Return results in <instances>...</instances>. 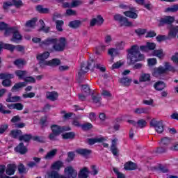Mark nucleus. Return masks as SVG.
<instances>
[{
  "instance_id": "f257e3e1",
  "label": "nucleus",
  "mask_w": 178,
  "mask_h": 178,
  "mask_svg": "<svg viewBox=\"0 0 178 178\" xmlns=\"http://www.w3.org/2000/svg\"><path fill=\"white\" fill-rule=\"evenodd\" d=\"M145 58V57L140 52V47L138 45H134L128 50L129 65H134L136 62H141Z\"/></svg>"
},
{
  "instance_id": "f03ea898",
  "label": "nucleus",
  "mask_w": 178,
  "mask_h": 178,
  "mask_svg": "<svg viewBox=\"0 0 178 178\" xmlns=\"http://www.w3.org/2000/svg\"><path fill=\"white\" fill-rule=\"evenodd\" d=\"M65 48H66V38H60L58 42L53 44V49L56 52H62L65 51Z\"/></svg>"
},
{
  "instance_id": "7ed1b4c3",
  "label": "nucleus",
  "mask_w": 178,
  "mask_h": 178,
  "mask_svg": "<svg viewBox=\"0 0 178 178\" xmlns=\"http://www.w3.org/2000/svg\"><path fill=\"white\" fill-rule=\"evenodd\" d=\"M13 77H15L13 74L8 73L0 74V80H3L2 86L3 87H10V86H12V81H10V79H13Z\"/></svg>"
},
{
  "instance_id": "20e7f679",
  "label": "nucleus",
  "mask_w": 178,
  "mask_h": 178,
  "mask_svg": "<svg viewBox=\"0 0 178 178\" xmlns=\"http://www.w3.org/2000/svg\"><path fill=\"white\" fill-rule=\"evenodd\" d=\"M151 127H154L155 131L159 134L163 133V130H165L163 127V122L162 121H158L155 119H153L150 121Z\"/></svg>"
},
{
  "instance_id": "39448f33",
  "label": "nucleus",
  "mask_w": 178,
  "mask_h": 178,
  "mask_svg": "<svg viewBox=\"0 0 178 178\" xmlns=\"http://www.w3.org/2000/svg\"><path fill=\"white\" fill-rule=\"evenodd\" d=\"M58 42V38H48L46 40L42 41L40 44V47L41 48H46L47 49H49L51 45L54 47V44H56Z\"/></svg>"
},
{
  "instance_id": "423d86ee",
  "label": "nucleus",
  "mask_w": 178,
  "mask_h": 178,
  "mask_svg": "<svg viewBox=\"0 0 178 178\" xmlns=\"http://www.w3.org/2000/svg\"><path fill=\"white\" fill-rule=\"evenodd\" d=\"M51 131L57 135H60L61 133L64 131H69L70 130V127H60L59 125L53 124L50 127Z\"/></svg>"
},
{
  "instance_id": "0eeeda50",
  "label": "nucleus",
  "mask_w": 178,
  "mask_h": 178,
  "mask_svg": "<svg viewBox=\"0 0 178 178\" xmlns=\"http://www.w3.org/2000/svg\"><path fill=\"white\" fill-rule=\"evenodd\" d=\"M64 173L67 178L77 177V171L72 166H67L64 170Z\"/></svg>"
},
{
  "instance_id": "6e6552de",
  "label": "nucleus",
  "mask_w": 178,
  "mask_h": 178,
  "mask_svg": "<svg viewBox=\"0 0 178 178\" xmlns=\"http://www.w3.org/2000/svg\"><path fill=\"white\" fill-rule=\"evenodd\" d=\"M39 65L42 67H45L46 66H59L60 65V60L54 58L49 61L40 62Z\"/></svg>"
},
{
  "instance_id": "1a4fd4ad",
  "label": "nucleus",
  "mask_w": 178,
  "mask_h": 178,
  "mask_svg": "<svg viewBox=\"0 0 178 178\" xmlns=\"http://www.w3.org/2000/svg\"><path fill=\"white\" fill-rule=\"evenodd\" d=\"M175 22V17L167 16L159 20V26L161 27L164 24H172Z\"/></svg>"
},
{
  "instance_id": "9d476101",
  "label": "nucleus",
  "mask_w": 178,
  "mask_h": 178,
  "mask_svg": "<svg viewBox=\"0 0 178 178\" xmlns=\"http://www.w3.org/2000/svg\"><path fill=\"white\" fill-rule=\"evenodd\" d=\"M104 18L101 15H97L96 18H93L90 20V27H94L95 26H102L104 24Z\"/></svg>"
},
{
  "instance_id": "9b49d317",
  "label": "nucleus",
  "mask_w": 178,
  "mask_h": 178,
  "mask_svg": "<svg viewBox=\"0 0 178 178\" xmlns=\"http://www.w3.org/2000/svg\"><path fill=\"white\" fill-rule=\"evenodd\" d=\"M165 73H166V70L162 66L154 68L152 72V74L154 77H159V76L165 74Z\"/></svg>"
},
{
  "instance_id": "f8f14e48",
  "label": "nucleus",
  "mask_w": 178,
  "mask_h": 178,
  "mask_svg": "<svg viewBox=\"0 0 178 178\" xmlns=\"http://www.w3.org/2000/svg\"><path fill=\"white\" fill-rule=\"evenodd\" d=\"M10 41L13 42H15L17 44L19 41H22V35H20V33L19 32V29L16 28L15 31H14V33L13 34V38L10 39Z\"/></svg>"
},
{
  "instance_id": "ddd939ff",
  "label": "nucleus",
  "mask_w": 178,
  "mask_h": 178,
  "mask_svg": "<svg viewBox=\"0 0 178 178\" xmlns=\"http://www.w3.org/2000/svg\"><path fill=\"white\" fill-rule=\"evenodd\" d=\"M15 151L16 152H19L22 155H24L26 152H27V147L24 146L23 143H20L15 148Z\"/></svg>"
},
{
  "instance_id": "4468645a",
  "label": "nucleus",
  "mask_w": 178,
  "mask_h": 178,
  "mask_svg": "<svg viewBox=\"0 0 178 178\" xmlns=\"http://www.w3.org/2000/svg\"><path fill=\"white\" fill-rule=\"evenodd\" d=\"M135 2L138 3V5H142L144 6V8H145V9H147V10H151L152 8L151 1H147L145 3V0H135Z\"/></svg>"
},
{
  "instance_id": "2eb2a0df",
  "label": "nucleus",
  "mask_w": 178,
  "mask_h": 178,
  "mask_svg": "<svg viewBox=\"0 0 178 178\" xmlns=\"http://www.w3.org/2000/svg\"><path fill=\"white\" fill-rule=\"evenodd\" d=\"M58 97H59V95L55 91L46 92V98L49 101H56Z\"/></svg>"
},
{
  "instance_id": "dca6fc26",
  "label": "nucleus",
  "mask_w": 178,
  "mask_h": 178,
  "mask_svg": "<svg viewBox=\"0 0 178 178\" xmlns=\"http://www.w3.org/2000/svg\"><path fill=\"white\" fill-rule=\"evenodd\" d=\"M154 88L156 89V91H162L166 88V83L162 81H159L154 84Z\"/></svg>"
},
{
  "instance_id": "f3484780",
  "label": "nucleus",
  "mask_w": 178,
  "mask_h": 178,
  "mask_svg": "<svg viewBox=\"0 0 178 178\" xmlns=\"http://www.w3.org/2000/svg\"><path fill=\"white\" fill-rule=\"evenodd\" d=\"M178 33V26H171L170 28V31L168 33V40H170L171 38H175L176 35H177Z\"/></svg>"
},
{
  "instance_id": "a211bd4d",
  "label": "nucleus",
  "mask_w": 178,
  "mask_h": 178,
  "mask_svg": "<svg viewBox=\"0 0 178 178\" xmlns=\"http://www.w3.org/2000/svg\"><path fill=\"white\" fill-rule=\"evenodd\" d=\"M87 141L89 145H94V144H96V143H104V141H105V138L103 137L88 138Z\"/></svg>"
},
{
  "instance_id": "6ab92c4d",
  "label": "nucleus",
  "mask_w": 178,
  "mask_h": 178,
  "mask_svg": "<svg viewBox=\"0 0 178 178\" xmlns=\"http://www.w3.org/2000/svg\"><path fill=\"white\" fill-rule=\"evenodd\" d=\"M15 172H16V165L9 164L7 165V169L6 170V175L12 176V175H15Z\"/></svg>"
},
{
  "instance_id": "aec40b11",
  "label": "nucleus",
  "mask_w": 178,
  "mask_h": 178,
  "mask_svg": "<svg viewBox=\"0 0 178 178\" xmlns=\"http://www.w3.org/2000/svg\"><path fill=\"white\" fill-rule=\"evenodd\" d=\"M58 153V149H54L51 151L47 153L44 156V159L46 161H51V159H54L55 158V155Z\"/></svg>"
},
{
  "instance_id": "412c9836",
  "label": "nucleus",
  "mask_w": 178,
  "mask_h": 178,
  "mask_svg": "<svg viewBox=\"0 0 178 178\" xmlns=\"http://www.w3.org/2000/svg\"><path fill=\"white\" fill-rule=\"evenodd\" d=\"M81 24H83V22L80 20H74L70 22L68 26L70 29H79V27H81Z\"/></svg>"
},
{
  "instance_id": "4be33fe9",
  "label": "nucleus",
  "mask_w": 178,
  "mask_h": 178,
  "mask_svg": "<svg viewBox=\"0 0 178 178\" xmlns=\"http://www.w3.org/2000/svg\"><path fill=\"white\" fill-rule=\"evenodd\" d=\"M20 99L22 97L19 96H12V93H9L6 101V102H19Z\"/></svg>"
},
{
  "instance_id": "5701e85b",
  "label": "nucleus",
  "mask_w": 178,
  "mask_h": 178,
  "mask_svg": "<svg viewBox=\"0 0 178 178\" xmlns=\"http://www.w3.org/2000/svg\"><path fill=\"white\" fill-rule=\"evenodd\" d=\"M48 58H49V52L48 51H45L42 54H39L37 56V59L38 60H40V62H46L45 59H48Z\"/></svg>"
},
{
  "instance_id": "b1692460",
  "label": "nucleus",
  "mask_w": 178,
  "mask_h": 178,
  "mask_svg": "<svg viewBox=\"0 0 178 178\" xmlns=\"http://www.w3.org/2000/svg\"><path fill=\"white\" fill-rule=\"evenodd\" d=\"M131 81H133V79L127 77H122L120 79V83L124 87H129V86L131 84Z\"/></svg>"
},
{
  "instance_id": "393cba45",
  "label": "nucleus",
  "mask_w": 178,
  "mask_h": 178,
  "mask_svg": "<svg viewBox=\"0 0 178 178\" xmlns=\"http://www.w3.org/2000/svg\"><path fill=\"white\" fill-rule=\"evenodd\" d=\"M124 169L125 170H136L137 169V165L131 161H129L125 163Z\"/></svg>"
},
{
  "instance_id": "a878e982",
  "label": "nucleus",
  "mask_w": 178,
  "mask_h": 178,
  "mask_svg": "<svg viewBox=\"0 0 178 178\" xmlns=\"http://www.w3.org/2000/svg\"><path fill=\"white\" fill-rule=\"evenodd\" d=\"M133 10H135L134 8H131L129 11L124 12V15L127 16V17H130V19H137L138 17V15L137 13L133 12Z\"/></svg>"
},
{
  "instance_id": "bb28decb",
  "label": "nucleus",
  "mask_w": 178,
  "mask_h": 178,
  "mask_svg": "<svg viewBox=\"0 0 178 178\" xmlns=\"http://www.w3.org/2000/svg\"><path fill=\"white\" fill-rule=\"evenodd\" d=\"M134 113L136 115H141V113L147 115L149 113V110L148 108H137L134 110Z\"/></svg>"
},
{
  "instance_id": "cd10ccee",
  "label": "nucleus",
  "mask_w": 178,
  "mask_h": 178,
  "mask_svg": "<svg viewBox=\"0 0 178 178\" xmlns=\"http://www.w3.org/2000/svg\"><path fill=\"white\" fill-rule=\"evenodd\" d=\"M22 134H23V132H22V130L20 129L13 130L10 132V136L11 137H13V138H19V140H20V137H22Z\"/></svg>"
},
{
  "instance_id": "c85d7f7f",
  "label": "nucleus",
  "mask_w": 178,
  "mask_h": 178,
  "mask_svg": "<svg viewBox=\"0 0 178 178\" xmlns=\"http://www.w3.org/2000/svg\"><path fill=\"white\" fill-rule=\"evenodd\" d=\"M151 81V75L149 74H141L139 78V81L140 83H145V81Z\"/></svg>"
},
{
  "instance_id": "c756f323",
  "label": "nucleus",
  "mask_w": 178,
  "mask_h": 178,
  "mask_svg": "<svg viewBox=\"0 0 178 178\" xmlns=\"http://www.w3.org/2000/svg\"><path fill=\"white\" fill-rule=\"evenodd\" d=\"M88 70H90V68H88V66L86 64H82L81 66V70L78 72V75L79 76V77H81V76H83V74H86V73H87Z\"/></svg>"
},
{
  "instance_id": "7c9ffc66",
  "label": "nucleus",
  "mask_w": 178,
  "mask_h": 178,
  "mask_svg": "<svg viewBox=\"0 0 178 178\" xmlns=\"http://www.w3.org/2000/svg\"><path fill=\"white\" fill-rule=\"evenodd\" d=\"M15 75L19 79V80H24L27 75V71L17 70L15 71Z\"/></svg>"
},
{
  "instance_id": "2f4dec72",
  "label": "nucleus",
  "mask_w": 178,
  "mask_h": 178,
  "mask_svg": "<svg viewBox=\"0 0 178 178\" xmlns=\"http://www.w3.org/2000/svg\"><path fill=\"white\" fill-rule=\"evenodd\" d=\"M152 56H156L159 59H162L163 56H165V54L163 53V50L160 49V50H154L152 53Z\"/></svg>"
},
{
  "instance_id": "473e14b6",
  "label": "nucleus",
  "mask_w": 178,
  "mask_h": 178,
  "mask_svg": "<svg viewBox=\"0 0 178 178\" xmlns=\"http://www.w3.org/2000/svg\"><path fill=\"white\" fill-rule=\"evenodd\" d=\"M63 163L62 161H56L51 165V169L53 170H60V168H63Z\"/></svg>"
},
{
  "instance_id": "72a5a7b5",
  "label": "nucleus",
  "mask_w": 178,
  "mask_h": 178,
  "mask_svg": "<svg viewBox=\"0 0 178 178\" xmlns=\"http://www.w3.org/2000/svg\"><path fill=\"white\" fill-rule=\"evenodd\" d=\"M93 104H95L96 106H101L102 105V98L99 96H92V97Z\"/></svg>"
},
{
  "instance_id": "f704fd0d",
  "label": "nucleus",
  "mask_w": 178,
  "mask_h": 178,
  "mask_svg": "<svg viewBox=\"0 0 178 178\" xmlns=\"http://www.w3.org/2000/svg\"><path fill=\"white\" fill-rule=\"evenodd\" d=\"M79 178H87L88 177V168L84 167L83 169L81 170L79 174Z\"/></svg>"
},
{
  "instance_id": "c9c22d12",
  "label": "nucleus",
  "mask_w": 178,
  "mask_h": 178,
  "mask_svg": "<svg viewBox=\"0 0 178 178\" xmlns=\"http://www.w3.org/2000/svg\"><path fill=\"white\" fill-rule=\"evenodd\" d=\"M120 23L121 26H125L126 27H131L133 26V23L130 22L125 17H122Z\"/></svg>"
},
{
  "instance_id": "e433bc0d",
  "label": "nucleus",
  "mask_w": 178,
  "mask_h": 178,
  "mask_svg": "<svg viewBox=\"0 0 178 178\" xmlns=\"http://www.w3.org/2000/svg\"><path fill=\"white\" fill-rule=\"evenodd\" d=\"M27 83L26 82H19L15 83V86L12 88V91H16V90H19V88H22V87H26Z\"/></svg>"
},
{
  "instance_id": "4c0bfd02",
  "label": "nucleus",
  "mask_w": 178,
  "mask_h": 178,
  "mask_svg": "<svg viewBox=\"0 0 178 178\" xmlns=\"http://www.w3.org/2000/svg\"><path fill=\"white\" fill-rule=\"evenodd\" d=\"M16 29H17L16 27L7 28L5 30V33H4L5 37H9V35H12V34L13 35Z\"/></svg>"
},
{
  "instance_id": "58836bf2",
  "label": "nucleus",
  "mask_w": 178,
  "mask_h": 178,
  "mask_svg": "<svg viewBox=\"0 0 178 178\" xmlns=\"http://www.w3.org/2000/svg\"><path fill=\"white\" fill-rule=\"evenodd\" d=\"M145 126H147V121H145V120H144V119L139 120L136 122L137 128L144 129V127H145Z\"/></svg>"
},
{
  "instance_id": "ea45409f",
  "label": "nucleus",
  "mask_w": 178,
  "mask_h": 178,
  "mask_svg": "<svg viewBox=\"0 0 178 178\" xmlns=\"http://www.w3.org/2000/svg\"><path fill=\"white\" fill-rule=\"evenodd\" d=\"M63 24H65V22L63 20H57L56 21V29L58 30V31H63Z\"/></svg>"
},
{
  "instance_id": "a19ab883",
  "label": "nucleus",
  "mask_w": 178,
  "mask_h": 178,
  "mask_svg": "<svg viewBox=\"0 0 178 178\" xmlns=\"http://www.w3.org/2000/svg\"><path fill=\"white\" fill-rule=\"evenodd\" d=\"M32 138V136L31 134H25L21 136H19V141H24L25 143H29Z\"/></svg>"
},
{
  "instance_id": "79ce46f5",
  "label": "nucleus",
  "mask_w": 178,
  "mask_h": 178,
  "mask_svg": "<svg viewBox=\"0 0 178 178\" xmlns=\"http://www.w3.org/2000/svg\"><path fill=\"white\" fill-rule=\"evenodd\" d=\"M24 60L22 58L17 59L14 61V65H15V66L19 68L23 67V66H24Z\"/></svg>"
},
{
  "instance_id": "37998d69",
  "label": "nucleus",
  "mask_w": 178,
  "mask_h": 178,
  "mask_svg": "<svg viewBox=\"0 0 178 178\" xmlns=\"http://www.w3.org/2000/svg\"><path fill=\"white\" fill-rule=\"evenodd\" d=\"M76 152L78 154H80L81 155H90L91 154V150L87 149H79L76 150Z\"/></svg>"
},
{
  "instance_id": "c03bdc74",
  "label": "nucleus",
  "mask_w": 178,
  "mask_h": 178,
  "mask_svg": "<svg viewBox=\"0 0 178 178\" xmlns=\"http://www.w3.org/2000/svg\"><path fill=\"white\" fill-rule=\"evenodd\" d=\"M36 10L39 12V13H49V9L43 8L41 5L36 7Z\"/></svg>"
},
{
  "instance_id": "a18cd8bd",
  "label": "nucleus",
  "mask_w": 178,
  "mask_h": 178,
  "mask_svg": "<svg viewBox=\"0 0 178 178\" xmlns=\"http://www.w3.org/2000/svg\"><path fill=\"white\" fill-rule=\"evenodd\" d=\"M47 178H60V177H59V173H58V172L51 171V172H47Z\"/></svg>"
},
{
  "instance_id": "49530a36",
  "label": "nucleus",
  "mask_w": 178,
  "mask_h": 178,
  "mask_svg": "<svg viewBox=\"0 0 178 178\" xmlns=\"http://www.w3.org/2000/svg\"><path fill=\"white\" fill-rule=\"evenodd\" d=\"M172 143V138L169 137H164L161 139V145H169Z\"/></svg>"
},
{
  "instance_id": "de8ad7c7",
  "label": "nucleus",
  "mask_w": 178,
  "mask_h": 178,
  "mask_svg": "<svg viewBox=\"0 0 178 178\" xmlns=\"http://www.w3.org/2000/svg\"><path fill=\"white\" fill-rule=\"evenodd\" d=\"M37 18H33L32 19L27 21L26 23V27H34L35 23H37Z\"/></svg>"
},
{
  "instance_id": "09e8293b",
  "label": "nucleus",
  "mask_w": 178,
  "mask_h": 178,
  "mask_svg": "<svg viewBox=\"0 0 178 178\" xmlns=\"http://www.w3.org/2000/svg\"><path fill=\"white\" fill-rule=\"evenodd\" d=\"M115 46L118 49H124V47L126 46V42L124 41H118L115 42Z\"/></svg>"
},
{
  "instance_id": "8fccbe9b",
  "label": "nucleus",
  "mask_w": 178,
  "mask_h": 178,
  "mask_svg": "<svg viewBox=\"0 0 178 178\" xmlns=\"http://www.w3.org/2000/svg\"><path fill=\"white\" fill-rule=\"evenodd\" d=\"M3 48L4 49H8V51H10V52H13V51H15V45L12 44L5 43L3 45Z\"/></svg>"
},
{
  "instance_id": "3c124183",
  "label": "nucleus",
  "mask_w": 178,
  "mask_h": 178,
  "mask_svg": "<svg viewBox=\"0 0 178 178\" xmlns=\"http://www.w3.org/2000/svg\"><path fill=\"white\" fill-rule=\"evenodd\" d=\"M72 8H77V6H80V5H83V0H72Z\"/></svg>"
},
{
  "instance_id": "603ef678",
  "label": "nucleus",
  "mask_w": 178,
  "mask_h": 178,
  "mask_svg": "<svg viewBox=\"0 0 178 178\" xmlns=\"http://www.w3.org/2000/svg\"><path fill=\"white\" fill-rule=\"evenodd\" d=\"M164 69L165 70V73L168 72V70H170V72H175V67L170 65L169 63H165Z\"/></svg>"
},
{
  "instance_id": "864d4df0",
  "label": "nucleus",
  "mask_w": 178,
  "mask_h": 178,
  "mask_svg": "<svg viewBox=\"0 0 178 178\" xmlns=\"http://www.w3.org/2000/svg\"><path fill=\"white\" fill-rule=\"evenodd\" d=\"M13 6H15V8H22L23 6V1L22 0H12Z\"/></svg>"
},
{
  "instance_id": "5fc2aeb1",
  "label": "nucleus",
  "mask_w": 178,
  "mask_h": 178,
  "mask_svg": "<svg viewBox=\"0 0 178 178\" xmlns=\"http://www.w3.org/2000/svg\"><path fill=\"white\" fill-rule=\"evenodd\" d=\"M39 23L42 26V27L40 29V30H42V31H44V33H48L49 31V27H45V23L44 22V20L40 19L39 21Z\"/></svg>"
},
{
  "instance_id": "6e6d98bb",
  "label": "nucleus",
  "mask_w": 178,
  "mask_h": 178,
  "mask_svg": "<svg viewBox=\"0 0 178 178\" xmlns=\"http://www.w3.org/2000/svg\"><path fill=\"white\" fill-rule=\"evenodd\" d=\"M62 136H63V138H64L65 140L70 139V138H74V133H73V132L65 133V134H63Z\"/></svg>"
},
{
  "instance_id": "4d7b16f0",
  "label": "nucleus",
  "mask_w": 178,
  "mask_h": 178,
  "mask_svg": "<svg viewBox=\"0 0 178 178\" xmlns=\"http://www.w3.org/2000/svg\"><path fill=\"white\" fill-rule=\"evenodd\" d=\"M166 12H172V13H175L177 12L178 10V4L172 6L171 7H169L166 8Z\"/></svg>"
},
{
  "instance_id": "13d9d810",
  "label": "nucleus",
  "mask_w": 178,
  "mask_h": 178,
  "mask_svg": "<svg viewBox=\"0 0 178 178\" xmlns=\"http://www.w3.org/2000/svg\"><path fill=\"white\" fill-rule=\"evenodd\" d=\"M82 92L83 94H86V95H90V87L87 85H83L81 87Z\"/></svg>"
},
{
  "instance_id": "bf43d9fd",
  "label": "nucleus",
  "mask_w": 178,
  "mask_h": 178,
  "mask_svg": "<svg viewBox=\"0 0 178 178\" xmlns=\"http://www.w3.org/2000/svg\"><path fill=\"white\" fill-rule=\"evenodd\" d=\"M0 112L1 113H3V115H9V113H11L12 111H10V110H5V106H3L2 103H0Z\"/></svg>"
},
{
  "instance_id": "052dcab7",
  "label": "nucleus",
  "mask_w": 178,
  "mask_h": 178,
  "mask_svg": "<svg viewBox=\"0 0 178 178\" xmlns=\"http://www.w3.org/2000/svg\"><path fill=\"white\" fill-rule=\"evenodd\" d=\"M10 6H13V3L11 0V1H6L3 3V8L5 10H8V9H9V8H10Z\"/></svg>"
},
{
  "instance_id": "680f3d73",
  "label": "nucleus",
  "mask_w": 178,
  "mask_h": 178,
  "mask_svg": "<svg viewBox=\"0 0 178 178\" xmlns=\"http://www.w3.org/2000/svg\"><path fill=\"white\" fill-rule=\"evenodd\" d=\"M102 95L104 97V98H112V94H111V92L106 90H103L102 91Z\"/></svg>"
},
{
  "instance_id": "e2e57ef3",
  "label": "nucleus",
  "mask_w": 178,
  "mask_h": 178,
  "mask_svg": "<svg viewBox=\"0 0 178 178\" xmlns=\"http://www.w3.org/2000/svg\"><path fill=\"white\" fill-rule=\"evenodd\" d=\"M147 63L149 66H154V65H156L158 63V61L156 60V58H149L147 60Z\"/></svg>"
},
{
  "instance_id": "0e129e2a",
  "label": "nucleus",
  "mask_w": 178,
  "mask_h": 178,
  "mask_svg": "<svg viewBox=\"0 0 178 178\" xmlns=\"http://www.w3.org/2000/svg\"><path fill=\"white\" fill-rule=\"evenodd\" d=\"M88 67L90 70H94V67H97V65H95V62L94 60H91L90 61L88 62Z\"/></svg>"
},
{
  "instance_id": "69168bd1",
  "label": "nucleus",
  "mask_w": 178,
  "mask_h": 178,
  "mask_svg": "<svg viewBox=\"0 0 178 178\" xmlns=\"http://www.w3.org/2000/svg\"><path fill=\"white\" fill-rule=\"evenodd\" d=\"M108 54L111 56H116V55L118 54V49H116L115 48H111V49H108Z\"/></svg>"
},
{
  "instance_id": "338daca9",
  "label": "nucleus",
  "mask_w": 178,
  "mask_h": 178,
  "mask_svg": "<svg viewBox=\"0 0 178 178\" xmlns=\"http://www.w3.org/2000/svg\"><path fill=\"white\" fill-rule=\"evenodd\" d=\"M81 128L83 130H90V129H92V124L88 122L83 125H81Z\"/></svg>"
},
{
  "instance_id": "774afa93",
  "label": "nucleus",
  "mask_w": 178,
  "mask_h": 178,
  "mask_svg": "<svg viewBox=\"0 0 178 178\" xmlns=\"http://www.w3.org/2000/svg\"><path fill=\"white\" fill-rule=\"evenodd\" d=\"M25 83H35V78L33 76H27L24 78Z\"/></svg>"
}]
</instances>
